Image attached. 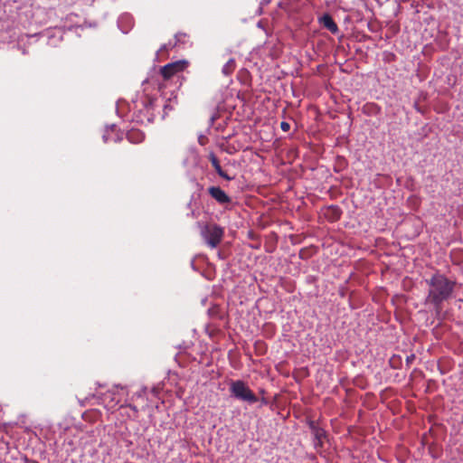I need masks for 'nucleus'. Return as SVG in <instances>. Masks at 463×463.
<instances>
[{
	"label": "nucleus",
	"instance_id": "nucleus-10",
	"mask_svg": "<svg viewBox=\"0 0 463 463\" xmlns=\"http://www.w3.org/2000/svg\"><path fill=\"white\" fill-rule=\"evenodd\" d=\"M127 138L130 143L138 144L144 140L145 135L138 129H131L127 133Z\"/></svg>",
	"mask_w": 463,
	"mask_h": 463
},
{
	"label": "nucleus",
	"instance_id": "nucleus-13",
	"mask_svg": "<svg viewBox=\"0 0 463 463\" xmlns=\"http://www.w3.org/2000/svg\"><path fill=\"white\" fill-rule=\"evenodd\" d=\"M414 359H415V355L414 354H411V355L407 356V358H406L407 364H411Z\"/></svg>",
	"mask_w": 463,
	"mask_h": 463
},
{
	"label": "nucleus",
	"instance_id": "nucleus-8",
	"mask_svg": "<svg viewBox=\"0 0 463 463\" xmlns=\"http://www.w3.org/2000/svg\"><path fill=\"white\" fill-rule=\"evenodd\" d=\"M321 23L325 28H326L332 33H336L338 32V26L332 18V16L328 14H324L321 17Z\"/></svg>",
	"mask_w": 463,
	"mask_h": 463
},
{
	"label": "nucleus",
	"instance_id": "nucleus-15",
	"mask_svg": "<svg viewBox=\"0 0 463 463\" xmlns=\"http://www.w3.org/2000/svg\"><path fill=\"white\" fill-rule=\"evenodd\" d=\"M130 408L136 411V407L135 406H130Z\"/></svg>",
	"mask_w": 463,
	"mask_h": 463
},
{
	"label": "nucleus",
	"instance_id": "nucleus-1",
	"mask_svg": "<svg viewBox=\"0 0 463 463\" xmlns=\"http://www.w3.org/2000/svg\"><path fill=\"white\" fill-rule=\"evenodd\" d=\"M426 283L429 286V290L425 304L431 305L436 314H439L442 310V303L451 297L456 282L449 279L443 274L435 273L426 280Z\"/></svg>",
	"mask_w": 463,
	"mask_h": 463
},
{
	"label": "nucleus",
	"instance_id": "nucleus-4",
	"mask_svg": "<svg viewBox=\"0 0 463 463\" xmlns=\"http://www.w3.org/2000/svg\"><path fill=\"white\" fill-rule=\"evenodd\" d=\"M187 65L188 61L184 60L170 62L160 69V73L164 80H168L176 73L183 71L187 67Z\"/></svg>",
	"mask_w": 463,
	"mask_h": 463
},
{
	"label": "nucleus",
	"instance_id": "nucleus-3",
	"mask_svg": "<svg viewBox=\"0 0 463 463\" xmlns=\"http://www.w3.org/2000/svg\"><path fill=\"white\" fill-rule=\"evenodd\" d=\"M201 235L211 249H215L222 241L224 229L216 223H208L202 229Z\"/></svg>",
	"mask_w": 463,
	"mask_h": 463
},
{
	"label": "nucleus",
	"instance_id": "nucleus-2",
	"mask_svg": "<svg viewBox=\"0 0 463 463\" xmlns=\"http://www.w3.org/2000/svg\"><path fill=\"white\" fill-rule=\"evenodd\" d=\"M230 392L231 394L242 402H246L250 404L255 403L258 402V397L255 393L249 388L247 383L241 380L232 381L230 383Z\"/></svg>",
	"mask_w": 463,
	"mask_h": 463
},
{
	"label": "nucleus",
	"instance_id": "nucleus-11",
	"mask_svg": "<svg viewBox=\"0 0 463 463\" xmlns=\"http://www.w3.org/2000/svg\"><path fill=\"white\" fill-rule=\"evenodd\" d=\"M236 69V61L233 58H230L222 67V73L226 76L231 75Z\"/></svg>",
	"mask_w": 463,
	"mask_h": 463
},
{
	"label": "nucleus",
	"instance_id": "nucleus-9",
	"mask_svg": "<svg viewBox=\"0 0 463 463\" xmlns=\"http://www.w3.org/2000/svg\"><path fill=\"white\" fill-rule=\"evenodd\" d=\"M325 215L330 222H336L341 218L342 211L338 206L331 205L326 208Z\"/></svg>",
	"mask_w": 463,
	"mask_h": 463
},
{
	"label": "nucleus",
	"instance_id": "nucleus-14",
	"mask_svg": "<svg viewBox=\"0 0 463 463\" xmlns=\"http://www.w3.org/2000/svg\"><path fill=\"white\" fill-rule=\"evenodd\" d=\"M103 139H104V142H107L108 141V137L106 135L103 136Z\"/></svg>",
	"mask_w": 463,
	"mask_h": 463
},
{
	"label": "nucleus",
	"instance_id": "nucleus-6",
	"mask_svg": "<svg viewBox=\"0 0 463 463\" xmlns=\"http://www.w3.org/2000/svg\"><path fill=\"white\" fill-rule=\"evenodd\" d=\"M308 427L315 437V447H323V440L326 438V430L313 420L308 422Z\"/></svg>",
	"mask_w": 463,
	"mask_h": 463
},
{
	"label": "nucleus",
	"instance_id": "nucleus-5",
	"mask_svg": "<svg viewBox=\"0 0 463 463\" xmlns=\"http://www.w3.org/2000/svg\"><path fill=\"white\" fill-rule=\"evenodd\" d=\"M208 194L219 204L224 206L226 209H230L229 205L232 203V198L221 187L210 186L208 188Z\"/></svg>",
	"mask_w": 463,
	"mask_h": 463
},
{
	"label": "nucleus",
	"instance_id": "nucleus-7",
	"mask_svg": "<svg viewBox=\"0 0 463 463\" xmlns=\"http://www.w3.org/2000/svg\"><path fill=\"white\" fill-rule=\"evenodd\" d=\"M209 159H210V162L212 164V165L213 166V168L215 169L216 173L222 178H224L225 180L227 181H231L232 179V177H231L230 175H228L222 169V166L220 165V162L218 160V158L216 157V156L214 154H210L209 156Z\"/></svg>",
	"mask_w": 463,
	"mask_h": 463
},
{
	"label": "nucleus",
	"instance_id": "nucleus-12",
	"mask_svg": "<svg viewBox=\"0 0 463 463\" xmlns=\"http://www.w3.org/2000/svg\"><path fill=\"white\" fill-rule=\"evenodd\" d=\"M280 128L284 131V132H287L289 130L290 128V125L289 123L286 122V121H282L280 123Z\"/></svg>",
	"mask_w": 463,
	"mask_h": 463
}]
</instances>
